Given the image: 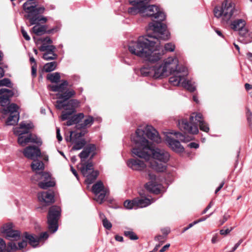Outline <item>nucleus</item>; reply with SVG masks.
I'll use <instances>...</instances> for the list:
<instances>
[{
    "label": "nucleus",
    "mask_w": 252,
    "mask_h": 252,
    "mask_svg": "<svg viewBox=\"0 0 252 252\" xmlns=\"http://www.w3.org/2000/svg\"><path fill=\"white\" fill-rule=\"evenodd\" d=\"M68 83L67 81L63 80L62 83L59 85H50L49 87L53 92H58L59 93H63L67 89Z\"/></svg>",
    "instance_id": "obj_27"
},
{
    "label": "nucleus",
    "mask_w": 252,
    "mask_h": 252,
    "mask_svg": "<svg viewBox=\"0 0 252 252\" xmlns=\"http://www.w3.org/2000/svg\"><path fill=\"white\" fill-rule=\"evenodd\" d=\"M178 62L176 58L170 57L165 60L163 63H157L155 65H152L153 76L158 78L168 76V73L172 72L176 68Z\"/></svg>",
    "instance_id": "obj_9"
},
{
    "label": "nucleus",
    "mask_w": 252,
    "mask_h": 252,
    "mask_svg": "<svg viewBox=\"0 0 252 252\" xmlns=\"http://www.w3.org/2000/svg\"><path fill=\"white\" fill-rule=\"evenodd\" d=\"M41 52H45V53H51L53 56H55L56 47L54 45H42L39 48Z\"/></svg>",
    "instance_id": "obj_33"
},
{
    "label": "nucleus",
    "mask_w": 252,
    "mask_h": 252,
    "mask_svg": "<svg viewBox=\"0 0 252 252\" xmlns=\"http://www.w3.org/2000/svg\"><path fill=\"white\" fill-rule=\"evenodd\" d=\"M233 229V228L232 227H231L230 229H226L225 230H224V229H221L220 231V234L222 235H226L227 234H228V233H230V232L231 231H232V230Z\"/></svg>",
    "instance_id": "obj_55"
},
{
    "label": "nucleus",
    "mask_w": 252,
    "mask_h": 252,
    "mask_svg": "<svg viewBox=\"0 0 252 252\" xmlns=\"http://www.w3.org/2000/svg\"><path fill=\"white\" fill-rule=\"evenodd\" d=\"M145 188L150 192L155 194H158L160 192V189L158 185L154 182H149L145 185Z\"/></svg>",
    "instance_id": "obj_32"
},
{
    "label": "nucleus",
    "mask_w": 252,
    "mask_h": 252,
    "mask_svg": "<svg viewBox=\"0 0 252 252\" xmlns=\"http://www.w3.org/2000/svg\"><path fill=\"white\" fill-rule=\"evenodd\" d=\"M24 236L25 238L29 241L30 244L33 247H36L40 241L46 240L49 237L48 234L47 232L40 233L38 236L28 234L27 232H25Z\"/></svg>",
    "instance_id": "obj_16"
},
{
    "label": "nucleus",
    "mask_w": 252,
    "mask_h": 252,
    "mask_svg": "<svg viewBox=\"0 0 252 252\" xmlns=\"http://www.w3.org/2000/svg\"><path fill=\"white\" fill-rule=\"evenodd\" d=\"M150 1V0H129V2L130 4H144L147 5Z\"/></svg>",
    "instance_id": "obj_46"
},
{
    "label": "nucleus",
    "mask_w": 252,
    "mask_h": 252,
    "mask_svg": "<svg viewBox=\"0 0 252 252\" xmlns=\"http://www.w3.org/2000/svg\"><path fill=\"white\" fill-rule=\"evenodd\" d=\"M214 14L216 18L220 19L222 24H229L230 28L239 32L241 36L244 37L247 34L248 30L246 27V21L240 18L241 11L232 0H224L220 6L214 8Z\"/></svg>",
    "instance_id": "obj_3"
},
{
    "label": "nucleus",
    "mask_w": 252,
    "mask_h": 252,
    "mask_svg": "<svg viewBox=\"0 0 252 252\" xmlns=\"http://www.w3.org/2000/svg\"><path fill=\"white\" fill-rule=\"evenodd\" d=\"M229 217L230 216L228 215H224L223 217L222 220H220V225H222L225 221H226Z\"/></svg>",
    "instance_id": "obj_59"
},
{
    "label": "nucleus",
    "mask_w": 252,
    "mask_h": 252,
    "mask_svg": "<svg viewBox=\"0 0 252 252\" xmlns=\"http://www.w3.org/2000/svg\"><path fill=\"white\" fill-rule=\"evenodd\" d=\"M170 134H174L176 138L180 140L181 142L186 143L191 140L192 138L190 136H187L179 132H171Z\"/></svg>",
    "instance_id": "obj_35"
},
{
    "label": "nucleus",
    "mask_w": 252,
    "mask_h": 252,
    "mask_svg": "<svg viewBox=\"0 0 252 252\" xmlns=\"http://www.w3.org/2000/svg\"><path fill=\"white\" fill-rule=\"evenodd\" d=\"M46 29L47 27L46 26L39 25H36L32 28L33 32L37 35H41L45 33H51L55 31V29H52L47 31Z\"/></svg>",
    "instance_id": "obj_24"
},
{
    "label": "nucleus",
    "mask_w": 252,
    "mask_h": 252,
    "mask_svg": "<svg viewBox=\"0 0 252 252\" xmlns=\"http://www.w3.org/2000/svg\"><path fill=\"white\" fill-rule=\"evenodd\" d=\"M148 178L150 180V182H154L156 178V175L151 172H149L148 174Z\"/></svg>",
    "instance_id": "obj_57"
},
{
    "label": "nucleus",
    "mask_w": 252,
    "mask_h": 252,
    "mask_svg": "<svg viewBox=\"0 0 252 252\" xmlns=\"http://www.w3.org/2000/svg\"><path fill=\"white\" fill-rule=\"evenodd\" d=\"M31 168L36 173H41L40 171L43 170L45 168L44 164L41 161L35 159L31 164Z\"/></svg>",
    "instance_id": "obj_30"
},
{
    "label": "nucleus",
    "mask_w": 252,
    "mask_h": 252,
    "mask_svg": "<svg viewBox=\"0 0 252 252\" xmlns=\"http://www.w3.org/2000/svg\"><path fill=\"white\" fill-rule=\"evenodd\" d=\"M85 116L83 113H79L73 116H69L68 119H67L66 122V125L67 126H70L74 124L76 126L78 124H80L82 120L84 118Z\"/></svg>",
    "instance_id": "obj_23"
},
{
    "label": "nucleus",
    "mask_w": 252,
    "mask_h": 252,
    "mask_svg": "<svg viewBox=\"0 0 252 252\" xmlns=\"http://www.w3.org/2000/svg\"><path fill=\"white\" fill-rule=\"evenodd\" d=\"M170 247V244H168L164 246L160 250L159 252H164Z\"/></svg>",
    "instance_id": "obj_63"
},
{
    "label": "nucleus",
    "mask_w": 252,
    "mask_h": 252,
    "mask_svg": "<svg viewBox=\"0 0 252 252\" xmlns=\"http://www.w3.org/2000/svg\"><path fill=\"white\" fill-rule=\"evenodd\" d=\"M243 239H240L238 242L235 244L234 246L232 248L231 250L229 252H234L236 249L239 247L241 244L243 242Z\"/></svg>",
    "instance_id": "obj_53"
},
{
    "label": "nucleus",
    "mask_w": 252,
    "mask_h": 252,
    "mask_svg": "<svg viewBox=\"0 0 252 252\" xmlns=\"http://www.w3.org/2000/svg\"><path fill=\"white\" fill-rule=\"evenodd\" d=\"M98 174V172L97 171L93 170L88 176H87V179L86 182L87 184H91L96 179Z\"/></svg>",
    "instance_id": "obj_38"
},
{
    "label": "nucleus",
    "mask_w": 252,
    "mask_h": 252,
    "mask_svg": "<svg viewBox=\"0 0 252 252\" xmlns=\"http://www.w3.org/2000/svg\"><path fill=\"white\" fill-rule=\"evenodd\" d=\"M47 79L51 83H58L61 79L60 74L59 72H54L48 74Z\"/></svg>",
    "instance_id": "obj_37"
},
{
    "label": "nucleus",
    "mask_w": 252,
    "mask_h": 252,
    "mask_svg": "<svg viewBox=\"0 0 252 252\" xmlns=\"http://www.w3.org/2000/svg\"><path fill=\"white\" fill-rule=\"evenodd\" d=\"M79 103V102L76 99H70L67 101L57 100L55 104L56 108L59 110L64 109L61 116L62 120L68 119L69 116L75 112V109Z\"/></svg>",
    "instance_id": "obj_10"
},
{
    "label": "nucleus",
    "mask_w": 252,
    "mask_h": 252,
    "mask_svg": "<svg viewBox=\"0 0 252 252\" xmlns=\"http://www.w3.org/2000/svg\"><path fill=\"white\" fill-rule=\"evenodd\" d=\"M102 224L103 226L108 230H110L112 227L111 223L107 219H104L102 221Z\"/></svg>",
    "instance_id": "obj_49"
},
{
    "label": "nucleus",
    "mask_w": 252,
    "mask_h": 252,
    "mask_svg": "<svg viewBox=\"0 0 252 252\" xmlns=\"http://www.w3.org/2000/svg\"><path fill=\"white\" fill-rule=\"evenodd\" d=\"M21 32L23 37L26 40L29 41L30 40L31 38L30 36L28 34L27 32L24 29L23 27L21 28Z\"/></svg>",
    "instance_id": "obj_54"
},
{
    "label": "nucleus",
    "mask_w": 252,
    "mask_h": 252,
    "mask_svg": "<svg viewBox=\"0 0 252 252\" xmlns=\"http://www.w3.org/2000/svg\"><path fill=\"white\" fill-rule=\"evenodd\" d=\"M124 205L127 209L136 208V204L134 202V199L132 200H126L124 202Z\"/></svg>",
    "instance_id": "obj_42"
},
{
    "label": "nucleus",
    "mask_w": 252,
    "mask_h": 252,
    "mask_svg": "<svg viewBox=\"0 0 252 252\" xmlns=\"http://www.w3.org/2000/svg\"><path fill=\"white\" fill-rule=\"evenodd\" d=\"M105 189L103 183L101 181H98L92 187V191L95 195Z\"/></svg>",
    "instance_id": "obj_34"
},
{
    "label": "nucleus",
    "mask_w": 252,
    "mask_h": 252,
    "mask_svg": "<svg viewBox=\"0 0 252 252\" xmlns=\"http://www.w3.org/2000/svg\"><path fill=\"white\" fill-rule=\"evenodd\" d=\"M75 94V91L72 89H67L65 91L62 93L57 94V97L60 100L67 101L71 97Z\"/></svg>",
    "instance_id": "obj_25"
},
{
    "label": "nucleus",
    "mask_w": 252,
    "mask_h": 252,
    "mask_svg": "<svg viewBox=\"0 0 252 252\" xmlns=\"http://www.w3.org/2000/svg\"><path fill=\"white\" fill-rule=\"evenodd\" d=\"M14 95L13 92L5 88L0 89V106L3 108L0 109L2 114V118L7 117L5 122L7 126H13L17 124L19 119V113L18 105L15 103H11L10 98Z\"/></svg>",
    "instance_id": "obj_4"
},
{
    "label": "nucleus",
    "mask_w": 252,
    "mask_h": 252,
    "mask_svg": "<svg viewBox=\"0 0 252 252\" xmlns=\"http://www.w3.org/2000/svg\"><path fill=\"white\" fill-rule=\"evenodd\" d=\"M32 180L38 182L39 187L42 189H47L55 186V182L49 172L36 173L32 177Z\"/></svg>",
    "instance_id": "obj_12"
},
{
    "label": "nucleus",
    "mask_w": 252,
    "mask_h": 252,
    "mask_svg": "<svg viewBox=\"0 0 252 252\" xmlns=\"http://www.w3.org/2000/svg\"><path fill=\"white\" fill-rule=\"evenodd\" d=\"M153 67L151 65L144 66L140 69L141 75L143 76H150L153 75Z\"/></svg>",
    "instance_id": "obj_36"
},
{
    "label": "nucleus",
    "mask_w": 252,
    "mask_h": 252,
    "mask_svg": "<svg viewBox=\"0 0 252 252\" xmlns=\"http://www.w3.org/2000/svg\"><path fill=\"white\" fill-rule=\"evenodd\" d=\"M176 64V68L173 71L168 73L169 74H173V76L169 78V82L174 86L182 85V82L185 80V77L188 74L187 68L184 66L178 67Z\"/></svg>",
    "instance_id": "obj_13"
},
{
    "label": "nucleus",
    "mask_w": 252,
    "mask_h": 252,
    "mask_svg": "<svg viewBox=\"0 0 252 252\" xmlns=\"http://www.w3.org/2000/svg\"><path fill=\"white\" fill-rule=\"evenodd\" d=\"M36 0H27L23 4V8L27 13L25 17L29 20L31 25H34L41 22L45 23L47 18L40 15L45 11L44 7H37Z\"/></svg>",
    "instance_id": "obj_8"
},
{
    "label": "nucleus",
    "mask_w": 252,
    "mask_h": 252,
    "mask_svg": "<svg viewBox=\"0 0 252 252\" xmlns=\"http://www.w3.org/2000/svg\"><path fill=\"white\" fill-rule=\"evenodd\" d=\"M6 86L9 88H12V84L10 80L8 78H4L0 80V87Z\"/></svg>",
    "instance_id": "obj_44"
},
{
    "label": "nucleus",
    "mask_w": 252,
    "mask_h": 252,
    "mask_svg": "<svg viewBox=\"0 0 252 252\" xmlns=\"http://www.w3.org/2000/svg\"><path fill=\"white\" fill-rule=\"evenodd\" d=\"M199 126L201 130L208 132L209 127L208 124L203 119L201 113H193L189 117V122L186 119L179 121L178 126L180 129L185 133L197 134L199 130L197 126Z\"/></svg>",
    "instance_id": "obj_5"
},
{
    "label": "nucleus",
    "mask_w": 252,
    "mask_h": 252,
    "mask_svg": "<svg viewBox=\"0 0 252 252\" xmlns=\"http://www.w3.org/2000/svg\"><path fill=\"white\" fill-rule=\"evenodd\" d=\"M182 86L191 92H194L195 90V86L191 83L190 81L185 79L182 83Z\"/></svg>",
    "instance_id": "obj_40"
},
{
    "label": "nucleus",
    "mask_w": 252,
    "mask_h": 252,
    "mask_svg": "<svg viewBox=\"0 0 252 252\" xmlns=\"http://www.w3.org/2000/svg\"><path fill=\"white\" fill-rule=\"evenodd\" d=\"M56 135L58 141L61 142L63 138L60 134V129L59 127H57L56 128Z\"/></svg>",
    "instance_id": "obj_56"
},
{
    "label": "nucleus",
    "mask_w": 252,
    "mask_h": 252,
    "mask_svg": "<svg viewBox=\"0 0 252 252\" xmlns=\"http://www.w3.org/2000/svg\"><path fill=\"white\" fill-rule=\"evenodd\" d=\"M115 240L119 242H123V237L121 236L116 235L115 237Z\"/></svg>",
    "instance_id": "obj_64"
},
{
    "label": "nucleus",
    "mask_w": 252,
    "mask_h": 252,
    "mask_svg": "<svg viewBox=\"0 0 252 252\" xmlns=\"http://www.w3.org/2000/svg\"><path fill=\"white\" fill-rule=\"evenodd\" d=\"M166 28V25L160 22L154 21L150 23L147 35L139 37L136 41L129 42V51L151 63H156L161 59L162 56L159 49L160 40H167L170 36Z\"/></svg>",
    "instance_id": "obj_1"
},
{
    "label": "nucleus",
    "mask_w": 252,
    "mask_h": 252,
    "mask_svg": "<svg viewBox=\"0 0 252 252\" xmlns=\"http://www.w3.org/2000/svg\"><path fill=\"white\" fill-rule=\"evenodd\" d=\"M94 122V118L91 116H87L83 121H81L80 124L76 126L77 129H85L87 127L92 126Z\"/></svg>",
    "instance_id": "obj_26"
},
{
    "label": "nucleus",
    "mask_w": 252,
    "mask_h": 252,
    "mask_svg": "<svg viewBox=\"0 0 252 252\" xmlns=\"http://www.w3.org/2000/svg\"><path fill=\"white\" fill-rule=\"evenodd\" d=\"M150 163L151 168L157 172H163L166 169V166L165 165V163L163 162L159 163L155 160H152Z\"/></svg>",
    "instance_id": "obj_28"
},
{
    "label": "nucleus",
    "mask_w": 252,
    "mask_h": 252,
    "mask_svg": "<svg viewBox=\"0 0 252 252\" xmlns=\"http://www.w3.org/2000/svg\"><path fill=\"white\" fill-rule=\"evenodd\" d=\"M57 62H52L46 63L43 67V69L46 72H49L56 69Z\"/></svg>",
    "instance_id": "obj_39"
},
{
    "label": "nucleus",
    "mask_w": 252,
    "mask_h": 252,
    "mask_svg": "<svg viewBox=\"0 0 252 252\" xmlns=\"http://www.w3.org/2000/svg\"><path fill=\"white\" fill-rule=\"evenodd\" d=\"M131 5L133 7L128 9V12L131 15L140 13L142 14V16L153 17L160 21H164L166 18L165 13L156 5H147L144 4Z\"/></svg>",
    "instance_id": "obj_7"
},
{
    "label": "nucleus",
    "mask_w": 252,
    "mask_h": 252,
    "mask_svg": "<svg viewBox=\"0 0 252 252\" xmlns=\"http://www.w3.org/2000/svg\"><path fill=\"white\" fill-rule=\"evenodd\" d=\"M22 153L26 158L33 160L41 156L40 150L35 146H29L26 147Z\"/></svg>",
    "instance_id": "obj_15"
},
{
    "label": "nucleus",
    "mask_w": 252,
    "mask_h": 252,
    "mask_svg": "<svg viewBox=\"0 0 252 252\" xmlns=\"http://www.w3.org/2000/svg\"><path fill=\"white\" fill-rule=\"evenodd\" d=\"M165 140L168 143L169 147L174 152L176 153H182L184 152V148L179 141L167 135L166 137Z\"/></svg>",
    "instance_id": "obj_17"
},
{
    "label": "nucleus",
    "mask_w": 252,
    "mask_h": 252,
    "mask_svg": "<svg viewBox=\"0 0 252 252\" xmlns=\"http://www.w3.org/2000/svg\"><path fill=\"white\" fill-rule=\"evenodd\" d=\"M36 75V65H32V75L35 77Z\"/></svg>",
    "instance_id": "obj_60"
},
{
    "label": "nucleus",
    "mask_w": 252,
    "mask_h": 252,
    "mask_svg": "<svg viewBox=\"0 0 252 252\" xmlns=\"http://www.w3.org/2000/svg\"><path fill=\"white\" fill-rule=\"evenodd\" d=\"M247 117L248 122L251 126H252V113L249 109L247 110Z\"/></svg>",
    "instance_id": "obj_52"
},
{
    "label": "nucleus",
    "mask_w": 252,
    "mask_h": 252,
    "mask_svg": "<svg viewBox=\"0 0 252 252\" xmlns=\"http://www.w3.org/2000/svg\"><path fill=\"white\" fill-rule=\"evenodd\" d=\"M175 46L171 43H166L164 46V49L166 51L173 52L174 51Z\"/></svg>",
    "instance_id": "obj_48"
},
{
    "label": "nucleus",
    "mask_w": 252,
    "mask_h": 252,
    "mask_svg": "<svg viewBox=\"0 0 252 252\" xmlns=\"http://www.w3.org/2000/svg\"><path fill=\"white\" fill-rule=\"evenodd\" d=\"M27 241H25V240H23L21 242L18 243V245H17V249H16V251L18 250H21V249L26 247L27 246Z\"/></svg>",
    "instance_id": "obj_51"
},
{
    "label": "nucleus",
    "mask_w": 252,
    "mask_h": 252,
    "mask_svg": "<svg viewBox=\"0 0 252 252\" xmlns=\"http://www.w3.org/2000/svg\"><path fill=\"white\" fill-rule=\"evenodd\" d=\"M17 249L15 243L11 242L8 243L6 247L5 241L2 238H0V252H11L16 251Z\"/></svg>",
    "instance_id": "obj_22"
},
{
    "label": "nucleus",
    "mask_w": 252,
    "mask_h": 252,
    "mask_svg": "<svg viewBox=\"0 0 252 252\" xmlns=\"http://www.w3.org/2000/svg\"><path fill=\"white\" fill-rule=\"evenodd\" d=\"M73 131L70 132V135L68 137L65 138L67 141L72 142L74 144L72 147L73 150H79L82 149L86 144V142L84 139H76L75 137H73Z\"/></svg>",
    "instance_id": "obj_19"
},
{
    "label": "nucleus",
    "mask_w": 252,
    "mask_h": 252,
    "mask_svg": "<svg viewBox=\"0 0 252 252\" xmlns=\"http://www.w3.org/2000/svg\"><path fill=\"white\" fill-rule=\"evenodd\" d=\"M166 237L164 235H158L155 237V240L159 242L160 244H162L165 241Z\"/></svg>",
    "instance_id": "obj_50"
},
{
    "label": "nucleus",
    "mask_w": 252,
    "mask_h": 252,
    "mask_svg": "<svg viewBox=\"0 0 252 252\" xmlns=\"http://www.w3.org/2000/svg\"><path fill=\"white\" fill-rule=\"evenodd\" d=\"M188 146L190 148L197 149L199 147V144L195 142H191Z\"/></svg>",
    "instance_id": "obj_58"
},
{
    "label": "nucleus",
    "mask_w": 252,
    "mask_h": 252,
    "mask_svg": "<svg viewBox=\"0 0 252 252\" xmlns=\"http://www.w3.org/2000/svg\"><path fill=\"white\" fill-rule=\"evenodd\" d=\"M213 203L212 201H211L210 202V203L208 204V205L207 206V207L203 210V211L202 212V214H205L207 211L210 208L212 207V206H213Z\"/></svg>",
    "instance_id": "obj_61"
},
{
    "label": "nucleus",
    "mask_w": 252,
    "mask_h": 252,
    "mask_svg": "<svg viewBox=\"0 0 252 252\" xmlns=\"http://www.w3.org/2000/svg\"><path fill=\"white\" fill-rule=\"evenodd\" d=\"M82 131L80 132H73V137H75L76 139H79L80 137L84 136L87 132L88 130L85 129H81Z\"/></svg>",
    "instance_id": "obj_45"
},
{
    "label": "nucleus",
    "mask_w": 252,
    "mask_h": 252,
    "mask_svg": "<svg viewBox=\"0 0 252 252\" xmlns=\"http://www.w3.org/2000/svg\"><path fill=\"white\" fill-rule=\"evenodd\" d=\"M134 202L136 204V208L146 207L152 203L149 199L146 198H135L134 199Z\"/></svg>",
    "instance_id": "obj_29"
},
{
    "label": "nucleus",
    "mask_w": 252,
    "mask_h": 252,
    "mask_svg": "<svg viewBox=\"0 0 252 252\" xmlns=\"http://www.w3.org/2000/svg\"><path fill=\"white\" fill-rule=\"evenodd\" d=\"M124 235L131 240H136L138 237L131 230L125 231Z\"/></svg>",
    "instance_id": "obj_43"
},
{
    "label": "nucleus",
    "mask_w": 252,
    "mask_h": 252,
    "mask_svg": "<svg viewBox=\"0 0 252 252\" xmlns=\"http://www.w3.org/2000/svg\"><path fill=\"white\" fill-rule=\"evenodd\" d=\"M95 150L96 147L94 144H91L87 145L79 155L81 161H85L90 155H91V158H93L95 155Z\"/></svg>",
    "instance_id": "obj_18"
},
{
    "label": "nucleus",
    "mask_w": 252,
    "mask_h": 252,
    "mask_svg": "<svg viewBox=\"0 0 252 252\" xmlns=\"http://www.w3.org/2000/svg\"><path fill=\"white\" fill-rule=\"evenodd\" d=\"M70 168H71V171L72 173L76 177V178L77 179V180H79L78 175L77 172L76 171V170L75 169H74L73 166H71Z\"/></svg>",
    "instance_id": "obj_62"
},
{
    "label": "nucleus",
    "mask_w": 252,
    "mask_h": 252,
    "mask_svg": "<svg viewBox=\"0 0 252 252\" xmlns=\"http://www.w3.org/2000/svg\"><path fill=\"white\" fill-rule=\"evenodd\" d=\"M61 209L57 206H53L49 209L47 216L48 229L55 233L58 228V220L61 215Z\"/></svg>",
    "instance_id": "obj_11"
},
{
    "label": "nucleus",
    "mask_w": 252,
    "mask_h": 252,
    "mask_svg": "<svg viewBox=\"0 0 252 252\" xmlns=\"http://www.w3.org/2000/svg\"><path fill=\"white\" fill-rule=\"evenodd\" d=\"M34 126L31 122H22L19 127L13 128L14 133L18 135V142L21 146H25L29 143H33L38 146L42 145L41 139L36 135L29 133L30 129H32Z\"/></svg>",
    "instance_id": "obj_6"
},
{
    "label": "nucleus",
    "mask_w": 252,
    "mask_h": 252,
    "mask_svg": "<svg viewBox=\"0 0 252 252\" xmlns=\"http://www.w3.org/2000/svg\"><path fill=\"white\" fill-rule=\"evenodd\" d=\"M107 195V190L106 189L102 191L97 195H95V200L99 204H101L104 199L105 196Z\"/></svg>",
    "instance_id": "obj_41"
},
{
    "label": "nucleus",
    "mask_w": 252,
    "mask_h": 252,
    "mask_svg": "<svg viewBox=\"0 0 252 252\" xmlns=\"http://www.w3.org/2000/svg\"><path fill=\"white\" fill-rule=\"evenodd\" d=\"M39 201L44 203L45 205H49L54 202V196L53 193L48 191H43L38 194Z\"/></svg>",
    "instance_id": "obj_21"
},
{
    "label": "nucleus",
    "mask_w": 252,
    "mask_h": 252,
    "mask_svg": "<svg viewBox=\"0 0 252 252\" xmlns=\"http://www.w3.org/2000/svg\"><path fill=\"white\" fill-rule=\"evenodd\" d=\"M94 170L93 164L89 162L86 164H83L80 168V171L84 176L86 177Z\"/></svg>",
    "instance_id": "obj_31"
},
{
    "label": "nucleus",
    "mask_w": 252,
    "mask_h": 252,
    "mask_svg": "<svg viewBox=\"0 0 252 252\" xmlns=\"http://www.w3.org/2000/svg\"><path fill=\"white\" fill-rule=\"evenodd\" d=\"M1 232L4 234L8 240L17 241L20 238V232L13 229L11 224L3 225L1 229Z\"/></svg>",
    "instance_id": "obj_14"
},
{
    "label": "nucleus",
    "mask_w": 252,
    "mask_h": 252,
    "mask_svg": "<svg viewBox=\"0 0 252 252\" xmlns=\"http://www.w3.org/2000/svg\"><path fill=\"white\" fill-rule=\"evenodd\" d=\"M57 57V55L55 53V56H53L51 53H44L43 55V59L46 61L55 60Z\"/></svg>",
    "instance_id": "obj_47"
},
{
    "label": "nucleus",
    "mask_w": 252,
    "mask_h": 252,
    "mask_svg": "<svg viewBox=\"0 0 252 252\" xmlns=\"http://www.w3.org/2000/svg\"><path fill=\"white\" fill-rule=\"evenodd\" d=\"M127 166L134 170L141 171L146 167L145 162L138 158L129 159L127 161Z\"/></svg>",
    "instance_id": "obj_20"
},
{
    "label": "nucleus",
    "mask_w": 252,
    "mask_h": 252,
    "mask_svg": "<svg viewBox=\"0 0 252 252\" xmlns=\"http://www.w3.org/2000/svg\"><path fill=\"white\" fill-rule=\"evenodd\" d=\"M145 136L157 143L161 141L158 131L152 126L148 125L144 129L138 128L135 135L132 138L136 144V147L132 150V154L146 160L149 159L152 155L155 159L164 163L167 162L170 158L168 152L163 149L153 148Z\"/></svg>",
    "instance_id": "obj_2"
}]
</instances>
